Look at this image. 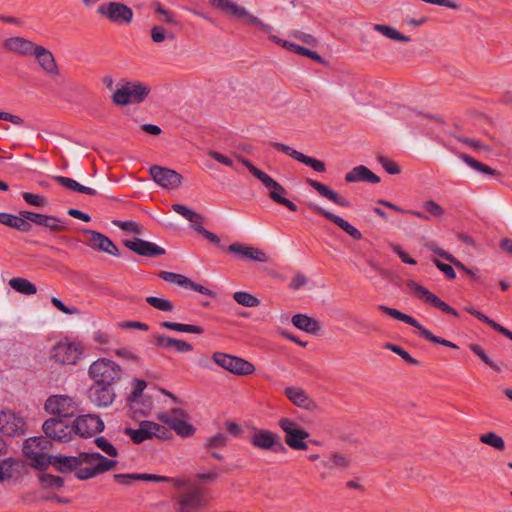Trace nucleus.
Here are the masks:
<instances>
[{
    "label": "nucleus",
    "instance_id": "7",
    "mask_svg": "<svg viewBox=\"0 0 512 512\" xmlns=\"http://www.w3.org/2000/svg\"><path fill=\"white\" fill-rule=\"evenodd\" d=\"M207 504L203 490L197 486L189 487L173 498V509L176 512H199Z\"/></svg>",
    "mask_w": 512,
    "mask_h": 512
},
{
    "label": "nucleus",
    "instance_id": "53",
    "mask_svg": "<svg viewBox=\"0 0 512 512\" xmlns=\"http://www.w3.org/2000/svg\"><path fill=\"white\" fill-rule=\"evenodd\" d=\"M40 482L47 488H61L64 485L63 478L51 474H42L40 476Z\"/></svg>",
    "mask_w": 512,
    "mask_h": 512
},
{
    "label": "nucleus",
    "instance_id": "33",
    "mask_svg": "<svg viewBox=\"0 0 512 512\" xmlns=\"http://www.w3.org/2000/svg\"><path fill=\"white\" fill-rule=\"evenodd\" d=\"M345 181L348 183L368 182L376 184L380 182V178L366 166L359 165L352 168V170L345 175Z\"/></svg>",
    "mask_w": 512,
    "mask_h": 512
},
{
    "label": "nucleus",
    "instance_id": "1",
    "mask_svg": "<svg viewBox=\"0 0 512 512\" xmlns=\"http://www.w3.org/2000/svg\"><path fill=\"white\" fill-rule=\"evenodd\" d=\"M2 45L4 49L9 52L22 56H33L38 64H55L56 61L50 50L43 46L36 45L23 37H9L3 41Z\"/></svg>",
    "mask_w": 512,
    "mask_h": 512
},
{
    "label": "nucleus",
    "instance_id": "28",
    "mask_svg": "<svg viewBox=\"0 0 512 512\" xmlns=\"http://www.w3.org/2000/svg\"><path fill=\"white\" fill-rule=\"evenodd\" d=\"M124 245L132 252L145 257H158L166 253L164 248L138 237L133 240H124Z\"/></svg>",
    "mask_w": 512,
    "mask_h": 512
},
{
    "label": "nucleus",
    "instance_id": "12",
    "mask_svg": "<svg viewBox=\"0 0 512 512\" xmlns=\"http://www.w3.org/2000/svg\"><path fill=\"white\" fill-rule=\"evenodd\" d=\"M406 285L418 299L429 303L431 306L439 309L445 314L452 315L456 318L459 317V313L453 307L442 301L437 295L433 294L426 287L420 285L414 280H408Z\"/></svg>",
    "mask_w": 512,
    "mask_h": 512
},
{
    "label": "nucleus",
    "instance_id": "13",
    "mask_svg": "<svg viewBox=\"0 0 512 512\" xmlns=\"http://www.w3.org/2000/svg\"><path fill=\"white\" fill-rule=\"evenodd\" d=\"M406 285L418 299L429 303L431 306L439 309L445 314L452 315L456 318L459 317V313L453 307L442 301L437 295L433 294L426 287L420 285L414 280H408Z\"/></svg>",
    "mask_w": 512,
    "mask_h": 512
},
{
    "label": "nucleus",
    "instance_id": "15",
    "mask_svg": "<svg viewBox=\"0 0 512 512\" xmlns=\"http://www.w3.org/2000/svg\"><path fill=\"white\" fill-rule=\"evenodd\" d=\"M82 349L75 342H59L50 354V358L61 365H75L81 358Z\"/></svg>",
    "mask_w": 512,
    "mask_h": 512
},
{
    "label": "nucleus",
    "instance_id": "51",
    "mask_svg": "<svg viewBox=\"0 0 512 512\" xmlns=\"http://www.w3.org/2000/svg\"><path fill=\"white\" fill-rule=\"evenodd\" d=\"M113 224L119 227L123 231L132 232L135 234H142L143 233V227L135 222V221H121V220H115L113 221Z\"/></svg>",
    "mask_w": 512,
    "mask_h": 512
},
{
    "label": "nucleus",
    "instance_id": "32",
    "mask_svg": "<svg viewBox=\"0 0 512 512\" xmlns=\"http://www.w3.org/2000/svg\"><path fill=\"white\" fill-rule=\"evenodd\" d=\"M307 184L311 186L313 189H315L322 197H325L329 201L341 206V207H349L350 202L345 199L344 197L340 196L337 192L332 190L327 185L308 178L306 180Z\"/></svg>",
    "mask_w": 512,
    "mask_h": 512
},
{
    "label": "nucleus",
    "instance_id": "20",
    "mask_svg": "<svg viewBox=\"0 0 512 512\" xmlns=\"http://www.w3.org/2000/svg\"><path fill=\"white\" fill-rule=\"evenodd\" d=\"M97 12L118 24L130 23L133 11L126 5L118 2H109L98 7Z\"/></svg>",
    "mask_w": 512,
    "mask_h": 512
},
{
    "label": "nucleus",
    "instance_id": "58",
    "mask_svg": "<svg viewBox=\"0 0 512 512\" xmlns=\"http://www.w3.org/2000/svg\"><path fill=\"white\" fill-rule=\"evenodd\" d=\"M378 161L389 174L395 175L401 172L399 165L385 156H379Z\"/></svg>",
    "mask_w": 512,
    "mask_h": 512
},
{
    "label": "nucleus",
    "instance_id": "22",
    "mask_svg": "<svg viewBox=\"0 0 512 512\" xmlns=\"http://www.w3.org/2000/svg\"><path fill=\"white\" fill-rule=\"evenodd\" d=\"M226 251L241 260H251L261 263H266L269 260V257L264 251L247 244L232 243L226 248Z\"/></svg>",
    "mask_w": 512,
    "mask_h": 512
},
{
    "label": "nucleus",
    "instance_id": "57",
    "mask_svg": "<svg viewBox=\"0 0 512 512\" xmlns=\"http://www.w3.org/2000/svg\"><path fill=\"white\" fill-rule=\"evenodd\" d=\"M300 163H303V164L311 167L314 171L319 172V173H323L326 170V166L323 161L309 157L305 154L300 159Z\"/></svg>",
    "mask_w": 512,
    "mask_h": 512
},
{
    "label": "nucleus",
    "instance_id": "4",
    "mask_svg": "<svg viewBox=\"0 0 512 512\" xmlns=\"http://www.w3.org/2000/svg\"><path fill=\"white\" fill-rule=\"evenodd\" d=\"M89 375L94 383L114 386L122 377V368L110 359L100 358L90 365Z\"/></svg>",
    "mask_w": 512,
    "mask_h": 512
},
{
    "label": "nucleus",
    "instance_id": "63",
    "mask_svg": "<svg viewBox=\"0 0 512 512\" xmlns=\"http://www.w3.org/2000/svg\"><path fill=\"white\" fill-rule=\"evenodd\" d=\"M22 197L28 204L33 206L42 207L46 204V199L43 196L37 194L23 192Z\"/></svg>",
    "mask_w": 512,
    "mask_h": 512
},
{
    "label": "nucleus",
    "instance_id": "49",
    "mask_svg": "<svg viewBox=\"0 0 512 512\" xmlns=\"http://www.w3.org/2000/svg\"><path fill=\"white\" fill-rule=\"evenodd\" d=\"M94 443L97 445L99 449H101L105 454H107L110 457H117L118 456V450L117 448L111 444L105 437H97L94 440Z\"/></svg>",
    "mask_w": 512,
    "mask_h": 512
},
{
    "label": "nucleus",
    "instance_id": "17",
    "mask_svg": "<svg viewBox=\"0 0 512 512\" xmlns=\"http://www.w3.org/2000/svg\"><path fill=\"white\" fill-rule=\"evenodd\" d=\"M44 407L47 413L53 415L52 418L68 419L76 412L72 398L64 395L50 396Z\"/></svg>",
    "mask_w": 512,
    "mask_h": 512
},
{
    "label": "nucleus",
    "instance_id": "38",
    "mask_svg": "<svg viewBox=\"0 0 512 512\" xmlns=\"http://www.w3.org/2000/svg\"><path fill=\"white\" fill-rule=\"evenodd\" d=\"M458 157L466 165H468L470 168L474 169L477 172L484 173V174H487L490 176H497L499 174L495 169L475 160L473 157L469 156L468 154L459 153Z\"/></svg>",
    "mask_w": 512,
    "mask_h": 512
},
{
    "label": "nucleus",
    "instance_id": "5",
    "mask_svg": "<svg viewBox=\"0 0 512 512\" xmlns=\"http://www.w3.org/2000/svg\"><path fill=\"white\" fill-rule=\"evenodd\" d=\"M378 309L383 312L384 314L393 317L396 320L402 321L414 328H416L419 331V334L421 337L426 339L427 341H430L432 343L442 345L448 348L452 349H459L458 345L455 343L443 339L439 336H435L430 330L425 328L422 324H420L414 317L407 315L395 308H391L385 305H378Z\"/></svg>",
    "mask_w": 512,
    "mask_h": 512
},
{
    "label": "nucleus",
    "instance_id": "29",
    "mask_svg": "<svg viewBox=\"0 0 512 512\" xmlns=\"http://www.w3.org/2000/svg\"><path fill=\"white\" fill-rule=\"evenodd\" d=\"M24 426V420L16 416L14 413L0 411L1 433L10 437L20 436L24 434Z\"/></svg>",
    "mask_w": 512,
    "mask_h": 512
},
{
    "label": "nucleus",
    "instance_id": "24",
    "mask_svg": "<svg viewBox=\"0 0 512 512\" xmlns=\"http://www.w3.org/2000/svg\"><path fill=\"white\" fill-rule=\"evenodd\" d=\"M159 277L168 283L176 284L185 289L196 291L202 295H206V296H210V297L214 296V293L210 289H208L207 287H204L203 285L193 282L190 278H188L182 274L169 272V271H161L159 273Z\"/></svg>",
    "mask_w": 512,
    "mask_h": 512
},
{
    "label": "nucleus",
    "instance_id": "64",
    "mask_svg": "<svg viewBox=\"0 0 512 512\" xmlns=\"http://www.w3.org/2000/svg\"><path fill=\"white\" fill-rule=\"evenodd\" d=\"M207 155L224 166L233 167V160L218 151L209 150Z\"/></svg>",
    "mask_w": 512,
    "mask_h": 512
},
{
    "label": "nucleus",
    "instance_id": "40",
    "mask_svg": "<svg viewBox=\"0 0 512 512\" xmlns=\"http://www.w3.org/2000/svg\"><path fill=\"white\" fill-rule=\"evenodd\" d=\"M9 285L15 291L24 295H33L37 292L36 286L25 278L14 277L9 280Z\"/></svg>",
    "mask_w": 512,
    "mask_h": 512
},
{
    "label": "nucleus",
    "instance_id": "26",
    "mask_svg": "<svg viewBox=\"0 0 512 512\" xmlns=\"http://www.w3.org/2000/svg\"><path fill=\"white\" fill-rule=\"evenodd\" d=\"M20 215L24 216L36 225L47 228L50 232H61L66 229L64 222L53 215L41 214L28 210L20 211Z\"/></svg>",
    "mask_w": 512,
    "mask_h": 512
},
{
    "label": "nucleus",
    "instance_id": "50",
    "mask_svg": "<svg viewBox=\"0 0 512 512\" xmlns=\"http://www.w3.org/2000/svg\"><path fill=\"white\" fill-rule=\"evenodd\" d=\"M16 464L12 457L0 461V480L10 479L13 475V467Z\"/></svg>",
    "mask_w": 512,
    "mask_h": 512
},
{
    "label": "nucleus",
    "instance_id": "62",
    "mask_svg": "<svg viewBox=\"0 0 512 512\" xmlns=\"http://www.w3.org/2000/svg\"><path fill=\"white\" fill-rule=\"evenodd\" d=\"M424 210L434 217H441L444 214L443 208L433 200L423 203Z\"/></svg>",
    "mask_w": 512,
    "mask_h": 512
},
{
    "label": "nucleus",
    "instance_id": "16",
    "mask_svg": "<svg viewBox=\"0 0 512 512\" xmlns=\"http://www.w3.org/2000/svg\"><path fill=\"white\" fill-rule=\"evenodd\" d=\"M43 431L48 440L69 442L72 439L73 427L67 419L49 418L43 423Z\"/></svg>",
    "mask_w": 512,
    "mask_h": 512
},
{
    "label": "nucleus",
    "instance_id": "61",
    "mask_svg": "<svg viewBox=\"0 0 512 512\" xmlns=\"http://www.w3.org/2000/svg\"><path fill=\"white\" fill-rule=\"evenodd\" d=\"M432 262L435 264V266L441 271L444 273V275L446 276L447 279H455L456 278V272L455 270L453 269V267L449 264H445L443 262H441L439 259L437 258H433L432 259Z\"/></svg>",
    "mask_w": 512,
    "mask_h": 512
},
{
    "label": "nucleus",
    "instance_id": "47",
    "mask_svg": "<svg viewBox=\"0 0 512 512\" xmlns=\"http://www.w3.org/2000/svg\"><path fill=\"white\" fill-rule=\"evenodd\" d=\"M469 348L477 357H479L491 369H493L494 371H497V372H499L501 370V367L496 362H494L493 360L490 359V357L486 354V352L480 345L472 343L469 345Z\"/></svg>",
    "mask_w": 512,
    "mask_h": 512
},
{
    "label": "nucleus",
    "instance_id": "52",
    "mask_svg": "<svg viewBox=\"0 0 512 512\" xmlns=\"http://www.w3.org/2000/svg\"><path fill=\"white\" fill-rule=\"evenodd\" d=\"M271 146L299 162H300V159L304 155L303 153H301V152L297 151L296 149H294L286 144H283V143L271 142Z\"/></svg>",
    "mask_w": 512,
    "mask_h": 512
},
{
    "label": "nucleus",
    "instance_id": "60",
    "mask_svg": "<svg viewBox=\"0 0 512 512\" xmlns=\"http://www.w3.org/2000/svg\"><path fill=\"white\" fill-rule=\"evenodd\" d=\"M53 180L68 190L75 192L78 190L79 183L72 178L65 176H53Z\"/></svg>",
    "mask_w": 512,
    "mask_h": 512
},
{
    "label": "nucleus",
    "instance_id": "10",
    "mask_svg": "<svg viewBox=\"0 0 512 512\" xmlns=\"http://www.w3.org/2000/svg\"><path fill=\"white\" fill-rule=\"evenodd\" d=\"M124 434L129 436L133 443L140 444L154 437L165 440L169 438V431L152 421H141L138 429L125 428Z\"/></svg>",
    "mask_w": 512,
    "mask_h": 512
},
{
    "label": "nucleus",
    "instance_id": "9",
    "mask_svg": "<svg viewBox=\"0 0 512 512\" xmlns=\"http://www.w3.org/2000/svg\"><path fill=\"white\" fill-rule=\"evenodd\" d=\"M149 93V86L143 83L126 82L113 93V101L118 105L139 104Z\"/></svg>",
    "mask_w": 512,
    "mask_h": 512
},
{
    "label": "nucleus",
    "instance_id": "42",
    "mask_svg": "<svg viewBox=\"0 0 512 512\" xmlns=\"http://www.w3.org/2000/svg\"><path fill=\"white\" fill-rule=\"evenodd\" d=\"M373 29L375 31L381 33L386 38L397 41V42H409L410 41V38L408 36L403 35L399 31H397L395 28L388 26V25L375 24L373 26Z\"/></svg>",
    "mask_w": 512,
    "mask_h": 512
},
{
    "label": "nucleus",
    "instance_id": "19",
    "mask_svg": "<svg viewBox=\"0 0 512 512\" xmlns=\"http://www.w3.org/2000/svg\"><path fill=\"white\" fill-rule=\"evenodd\" d=\"M210 3L227 14L243 19L250 24L260 26L261 29L265 31L271 30L269 25L263 24L257 17L251 15L244 7L238 6L230 0H210Z\"/></svg>",
    "mask_w": 512,
    "mask_h": 512
},
{
    "label": "nucleus",
    "instance_id": "8",
    "mask_svg": "<svg viewBox=\"0 0 512 512\" xmlns=\"http://www.w3.org/2000/svg\"><path fill=\"white\" fill-rule=\"evenodd\" d=\"M279 427L285 433V444L293 450H307L306 439L310 434L297 422L290 418H281L278 422Z\"/></svg>",
    "mask_w": 512,
    "mask_h": 512
},
{
    "label": "nucleus",
    "instance_id": "11",
    "mask_svg": "<svg viewBox=\"0 0 512 512\" xmlns=\"http://www.w3.org/2000/svg\"><path fill=\"white\" fill-rule=\"evenodd\" d=\"M212 359L218 366L235 375H250L255 371L251 362L230 354L214 352Z\"/></svg>",
    "mask_w": 512,
    "mask_h": 512
},
{
    "label": "nucleus",
    "instance_id": "41",
    "mask_svg": "<svg viewBox=\"0 0 512 512\" xmlns=\"http://www.w3.org/2000/svg\"><path fill=\"white\" fill-rule=\"evenodd\" d=\"M160 326L165 329H168V330H174V331L183 332V333H193V334L204 333V329L198 325L163 321L160 323Z\"/></svg>",
    "mask_w": 512,
    "mask_h": 512
},
{
    "label": "nucleus",
    "instance_id": "34",
    "mask_svg": "<svg viewBox=\"0 0 512 512\" xmlns=\"http://www.w3.org/2000/svg\"><path fill=\"white\" fill-rule=\"evenodd\" d=\"M464 310L466 312H468L469 314L473 315L474 317H476L478 320L486 323L492 329H494L495 331L499 332L500 334H502L503 336L507 337L508 339H510L512 341V331H510L506 327L498 324L497 322H495L494 320L490 319L485 314H483L482 312L476 310L472 306H465Z\"/></svg>",
    "mask_w": 512,
    "mask_h": 512
},
{
    "label": "nucleus",
    "instance_id": "6",
    "mask_svg": "<svg viewBox=\"0 0 512 512\" xmlns=\"http://www.w3.org/2000/svg\"><path fill=\"white\" fill-rule=\"evenodd\" d=\"M51 441L45 436L31 437L23 443V454L31 460V466L38 470L46 469L49 456L46 451L51 447Z\"/></svg>",
    "mask_w": 512,
    "mask_h": 512
},
{
    "label": "nucleus",
    "instance_id": "18",
    "mask_svg": "<svg viewBox=\"0 0 512 512\" xmlns=\"http://www.w3.org/2000/svg\"><path fill=\"white\" fill-rule=\"evenodd\" d=\"M73 433L83 438H90L104 430V422L94 414L78 416L73 424Z\"/></svg>",
    "mask_w": 512,
    "mask_h": 512
},
{
    "label": "nucleus",
    "instance_id": "44",
    "mask_svg": "<svg viewBox=\"0 0 512 512\" xmlns=\"http://www.w3.org/2000/svg\"><path fill=\"white\" fill-rule=\"evenodd\" d=\"M479 440L490 447H493L496 450L502 451L505 449V442L502 437L497 435L494 432H488L480 435Z\"/></svg>",
    "mask_w": 512,
    "mask_h": 512
},
{
    "label": "nucleus",
    "instance_id": "30",
    "mask_svg": "<svg viewBox=\"0 0 512 512\" xmlns=\"http://www.w3.org/2000/svg\"><path fill=\"white\" fill-rule=\"evenodd\" d=\"M88 237V244L91 247L97 248L113 256H120L118 247L112 242L110 238L104 234L86 229L83 231Z\"/></svg>",
    "mask_w": 512,
    "mask_h": 512
},
{
    "label": "nucleus",
    "instance_id": "55",
    "mask_svg": "<svg viewBox=\"0 0 512 512\" xmlns=\"http://www.w3.org/2000/svg\"><path fill=\"white\" fill-rule=\"evenodd\" d=\"M172 429L182 437H189L195 432V428L185 419L182 421H177Z\"/></svg>",
    "mask_w": 512,
    "mask_h": 512
},
{
    "label": "nucleus",
    "instance_id": "39",
    "mask_svg": "<svg viewBox=\"0 0 512 512\" xmlns=\"http://www.w3.org/2000/svg\"><path fill=\"white\" fill-rule=\"evenodd\" d=\"M187 417L185 411L181 408H173L170 412H161L157 415V419L168 425L171 429L177 421H182Z\"/></svg>",
    "mask_w": 512,
    "mask_h": 512
},
{
    "label": "nucleus",
    "instance_id": "31",
    "mask_svg": "<svg viewBox=\"0 0 512 512\" xmlns=\"http://www.w3.org/2000/svg\"><path fill=\"white\" fill-rule=\"evenodd\" d=\"M155 345L164 350H174L179 353L190 352L193 350V346L184 341L175 339L166 335L156 334L154 335Z\"/></svg>",
    "mask_w": 512,
    "mask_h": 512
},
{
    "label": "nucleus",
    "instance_id": "25",
    "mask_svg": "<svg viewBox=\"0 0 512 512\" xmlns=\"http://www.w3.org/2000/svg\"><path fill=\"white\" fill-rule=\"evenodd\" d=\"M90 401L98 407L110 406L116 397L115 387L93 383L88 390Z\"/></svg>",
    "mask_w": 512,
    "mask_h": 512
},
{
    "label": "nucleus",
    "instance_id": "43",
    "mask_svg": "<svg viewBox=\"0 0 512 512\" xmlns=\"http://www.w3.org/2000/svg\"><path fill=\"white\" fill-rule=\"evenodd\" d=\"M172 209L174 212L187 219L190 223H192V225H199L203 223L202 215L182 204H173Z\"/></svg>",
    "mask_w": 512,
    "mask_h": 512
},
{
    "label": "nucleus",
    "instance_id": "56",
    "mask_svg": "<svg viewBox=\"0 0 512 512\" xmlns=\"http://www.w3.org/2000/svg\"><path fill=\"white\" fill-rule=\"evenodd\" d=\"M192 228H193L196 232H198L199 234H201L205 239H207V240H208L209 242H211L212 244H215V245L219 246L220 248H223V246L220 244V242H221V241H220V238H219L216 234H214V233H212V232L208 231L206 228H204V227L202 226V224H199V225H192Z\"/></svg>",
    "mask_w": 512,
    "mask_h": 512
},
{
    "label": "nucleus",
    "instance_id": "23",
    "mask_svg": "<svg viewBox=\"0 0 512 512\" xmlns=\"http://www.w3.org/2000/svg\"><path fill=\"white\" fill-rule=\"evenodd\" d=\"M308 208L315 212L316 214L325 217L326 219L337 225L353 239L360 240L362 238V233L356 227H354L352 224L346 221L344 218L335 215L334 213L322 208L321 206L315 203H308Z\"/></svg>",
    "mask_w": 512,
    "mask_h": 512
},
{
    "label": "nucleus",
    "instance_id": "14",
    "mask_svg": "<svg viewBox=\"0 0 512 512\" xmlns=\"http://www.w3.org/2000/svg\"><path fill=\"white\" fill-rule=\"evenodd\" d=\"M250 442L253 447L260 450L272 451L274 453H285L287 451L280 436L268 429L256 430Z\"/></svg>",
    "mask_w": 512,
    "mask_h": 512
},
{
    "label": "nucleus",
    "instance_id": "35",
    "mask_svg": "<svg viewBox=\"0 0 512 512\" xmlns=\"http://www.w3.org/2000/svg\"><path fill=\"white\" fill-rule=\"evenodd\" d=\"M292 324L298 329L311 334H316L321 329L319 321L305 314L294 315L292 317Z\"/></svg>",
    "mask_w": 512,
    "mask_h": 512
},
{
    "label": "nucleus",
    "instance_id": "59",
    "mask_svg": "<svg viewBox=\"0 0 512 512\" xmlns=\"http://www.w3.org/2000/svg\"><path fill=\"white\" fill-rule=\"evenodd\" d=\"M30 220L25 218L24 216H15V219L13 221L12 227L13 229H16L20 232H30L32 230V225L30 224Z\"/></svg>",
    "mask_w": 512,
    "mask_h": 512
},
{
    "label": "nucleus",
    "instance_id": "37",
    "mask_svg": "<svg viewBox=\"0 0 512 512\" xmlns=\"http://www.w3.org/2000/svg\"><path fill=\"white\" fill-rule=\"evenodd\" d=\"M286 397L298 407L307 408L310 404V399L306 392L301 388L288 387L285 389Z\"/></svg>",
    "mask_w": 512,
    "mask_h": 512
},
{
    "label": "nucleus",
    "instance_id": "36",
    "mask_svg": "<svg viewBox=\"0 0 512 512\" xmlns=\"http://www.w3.org/2000/svg\"><path fill=\"white\" fill-rule=\"evenodd\" d=\"M320 465L328 470L346 469L350 465V458L344 454L333 452L326 459H323Z\"/></svg>",
    "mask_w": 512,
    "mask_h": 512
},
{
    "label": "nucleus",
    "instance_id": "46",
    "mask_svg": "<svg viewBox=\"0 0 512 512\" xmlns=\"http://www.w3.org/2000/svg\"><path fill=\"white\" fill-rule=\"evenodd\" d=\"M145 301L152 306L153 308L163 311V312H172L174 310L173 303L164 298L156 297V296H148Z\"/></svg>",
    "mask_w": 512,
    "mask_h": 512
},
{
    "label": "nucleus",
    "instance_id": "3",
    "mask_svg": "<svg viewBox=\"0 0 512 512\" xmlns=\"http://www.w3.org/2000/svg\"><path fill=\"white\" fill-rule=\"evenodd\" d=\"M81 457L83 464L88 466L76 471V478L79 480L91 479L117 465L116 460L108 459L98 452H82Z\"/></svg>",
    "mask_w": 512,
    "mask_h": 512
},
{
    "label": "nucleus",
    "instance_id": "54",
    "mask_svg": "<svg viewBox=\"0 0 512 512\" xmlns=\"http://www.w3.org/2000/svg\"><path fill=\"white\" fill-rule=\"evenodd\" d=\"M227 442V436L223 433H218L206 440L205 447L208 449L224 448L227 445Z\"/></svg>",
    "mask_w": 512,
    "mask_h": 512
},
{
    "label": "nucleus",
    "instance_id": "2",
    "mask_svg": "<svg viewBox=\"0 0 512 512\" xmlns=\"http://www.w3.org/2000/svg\"><path fill=\"white\" fill-rule=\"evenodd\" d=\"M237 159L249 170V172L256 177L261 183L270 190L269 197L276 202L277 204H281L285 206L290 211H297L298 207L292 201L287 199L285 195L287 194L286 189L274 180L267 173L258 169L256 166L252 164L250 160L244 158L242 156H237Z\"/></svg>",
    "mask_w": 512,
    "mask_h": 512
},
{
    "label": "nucleus",
    "instance_id": "45",
    "mask_svg": "<svg viewBox=\"0 0 512 512\" xmlns=\"http://www.w3.org/2000/svg\"><path fill=\"white\" fill-rule=\"evenodd\" d=\"M233 299L244 307H257L260 304V300L254 295L245 292L237 291L233 294Z\"/></svg>",
    "mask_w": 512,
    "mask_h": 512
},
{
    "label": "nucleus",
    "instance_id": "27",
    "mask_svg": "<svg viewBox=\"0 0 512 512\" xmlns=\"http://www.w3.org/2000/svg\"><path fill=\"white\" fill-rule=\"evenodd\" d=\"M51 465L60 473H69L82 469L81 453L78 456L50 455L46 461V468Z\"/></svg>",
    "mask_w": 512,
    "mask_h": 512
},
{
    "label": "nucleus",
    "instance_id": "21",
    "mask_svg": "<svg viewBox=\"0 0 512 512\" xmlns=\"http://www.w3.org/2000/svg\"><path fill=\"white\" fill-rule=\"evenodd\" d=\"M152 179L161 187L176 189L182 183V176L175 170L154 165L149 169Z\"/></svg>",
    "mask_w": 512,
    "mask_h": 512
},
{
    "label": "nucleus",
    "instance_id": "48",
    "mask_svg": "<svg viewBox=\"0 0 512 512\" xmlns=\"http://www.w3.org/2000/svg\"><path fill=\"white\" fill-rule=\"evenodd\" d=\"M384 348L399 355L404 361H406L410 365H419V361L416 358L412 357L406 350H404L402 347L398 345L387 343L385 344Z\"/></svg>",
    "mask_w": 512,
    "mask_h": 512
}]
</instances>
